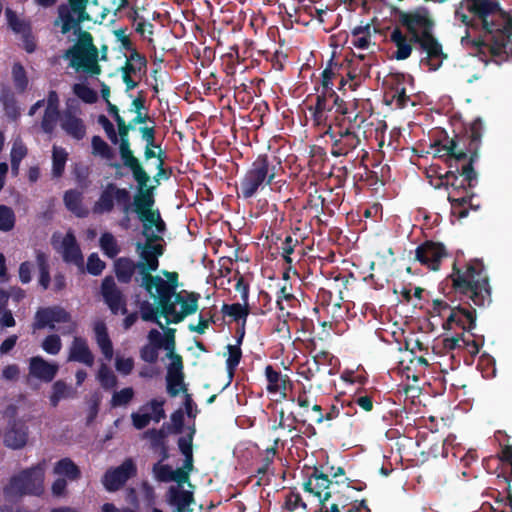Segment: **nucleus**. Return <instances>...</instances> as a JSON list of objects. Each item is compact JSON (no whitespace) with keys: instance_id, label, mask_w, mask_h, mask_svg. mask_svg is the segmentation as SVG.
<instances>
[{"instance_id":"1","label":"nucleus","mask_w":512,"mask_h":512,"mask_svg":"<svg viewBox=\"0 0 512 512\" xmlns=\"http://www.w3.org/2000/svg\"><path fill=\"white\" fill-rule=\"evenodd\" d=\"M455 17L472 29L485 33L483 41L470 40L469 35L461 38V44L470 48V54L484 53L485 49L494 55L512 53V18L491 0H463Z\"/></svg>"},{"instance_id":"2","label":"nucleus","mask_w":512,"mask_h":512,"mask_svg":"<svg viewBox=\"0 0 512 512\" xmlns=\"http://www.w3.org/2000/svg\"><path fill=\"white\" fill-rule=\"evenodd\" d=\"M135 211L139 220L142 222L143 241L136 243L137 262L129 258H119L115 262V273L119 281L128 283L135 274V280L139 284V266L144 259L153 257L154 250L158 248L162 237L164 236L166 225L162 220L160 213L152 209V200L146 193L136 199Z\"/></svg>"},{"instance_id":"3","label":"nucleus","mask_w":512,"mask_h":512,"mask_svg":"<svg viewBox=\"0 0 512 512\" xmlns=\"http://www.w3.org/2000/svg\"><path fill=\"white\" fill-rule=\"evenodd\" d=\"M164 246L165 242L162 237L158 248L154 250L153 257L145 258L139 266V286L157 303L144 302L140 307L141 317L145 321L157 323L162 329L164 326L159 320L160 310L172 299L180 285L177 272L161 270L156 275H152V272L157 271L159 267V257L164 253Z\"/></svg>"},{"instance_id":"4","label":"nucleus","mask_w":512,"mask_h":512,"mask_svg":"<svg viewBox=\"0 0 512 512\" xmlns=\"http://www.w3.org/2000/svg\"><path fill=\"white\" fill-rule=\"evenodd\" d=\"M179 449L184 456L182 467L173 469L170 465L157 463L153 467V473L161 482H174L168 490L167 499L171 505H190L193 501L192 485L189 481L190 472L193 470L192 434L182 437L178 442Z\"/></svg>"},{"instance_id":"5","label":"nucleus","mask_w":512,"mask_h":512,"mask_svg":"<svg viewBox=\"0 0 512 512\" xmlns=\"http://www.w3.org/2000/svg\"><path fill=\"white\" fill-rule=\"evenodd\" d=\"M399 20L411 34L412 40L419 43L425 52L426 56L421 60L422 64L427 65L431 71L439 69L446 55L442 51V46L431 35L433 22L428 11L419 8L411 12H403Z\"/></svg>"},{"instance_id":"6","label":"nucleus","mask_w":512,"mask_h":512,"mask_svg":"<svg viewBox=\"0 0 512 512\" xmlns=\"http://www.w3.org/2000/svg\"><path fill=\"white\" fill-rule=\"evenodd\" d=\"M452 280L454 286L461 292L468 294L475 305L482 306L489 301L488 276L480 261L470 262L464 270L455 269Z\"/></svg>"},{"instance_id":"7","label":"nucleus","mask_w":512,"mask_h":512,"mask_svg":"<svg viewBox=\"0 0 512 512\" xmlns=\"http://www.w3.org/2000/svg\"><path fill=\"white\" fill-rule=\"evenodd\" d=\"M64 57L70 60V66L78 72L91 76L101 73L98 50L90 34H84L76 45L66 51Z\"/></svg>"},{"instance_id":"8","label":"nucleus","mask_w":512,"mask_h":512,"mask_svg":"<svg viewBox=\"0 0 512 512\" xmlns=\"http://www.w3.org/2000/svg\"><path fill=\"white\" fill-rule=\"evenodd\" d=\"M46 469L47 464L45 461H42L32 468L22 471L11 479L6 487V494L8 496L41 494L44 489Z\"/></svg>"},{"instance_id":"9","label":"nucleus","mask_w":512,"mask_h":512,"mask_svg":"<svg viewBox=\"0 0 512 512\" xmlns=\"http://www.w3.org/2000/svg\"><path fill=\"white\" fill-rule=\"evenodd\" d=\"M199 299L200 295L197 293L186 290L176 291L172 299L160 310V316L165 317L167 324L179 323L198 310Z\"/></svg>"},{"instance_id":"10","label":"nucleus","mask_w":512,"mask_h":512,"mask_svg":"<svg viewBox=\"0 0 512 512\" xmlns=\"http://www.w3.org/2000/svg\"><path fill=\"white\" fill-rule=\"evenodd\" d=\"M275 178L274 167H270L265 157H259L243 177L240 190L244 198H250L256 192L271 183Z\"/></svg>"},{"instance_id":"11","label":"nucleus","mask_w":512,"mask_h":512,"mask_svg":"<svg viewBox=\"0 0 512 512\" xmlns=\"http://www.w3.org/2000/svg\"><path fill=\"white\" fill-rule=\"evenodd\" d=\"M49 327L58 329L62 334L73 333L76 329V323L71 315L61 307L44 308L37 311L35 316V329Z\"/></svg>"},{"instance_id":"12","label":"nucleus","mask_w":512,"mask_h":512,"mask_svg":"<svg viewBox=\"0 0 512 512\" xmlns=\"http://www.w3.org/2000/svg\"><path fill=\"white\" fill-rule=\"evenodd\" d=\"M87 4L88 0H68V5L59 7V16L55 24L61 27L62 33L69 32L86 20L98 21L97 17L86 12Z\"/></svg>"},{"instance_id":"13","label":"nucleus","mask_w":512,"mask_h":512,"mask_svg":"<svg viewBox=\"0 0 512 512\" xmlns=\"http://www.w3.org/2000/svg\"><path fill=\"white\" fill-rule=\"evenodd\" d=\"M164 350L167 352V357L170 359L166 375L167 391L171 396H176L180 392L185 391V385L182 359L174 352L175 341L172 335L166 339Z\"/></svg>"},{"instance_id":"14","label":"nucleus","mask_w":512,"mask_h":512,"mask_svg":"<svg viewBox=\"0 0 512 512\" xmlns=\"http://www.w3.org/2000/svg\"><path fill=\"white\" fill-rule=\"evenodd\" d=\"M119 153L123 164L128 167L134 179L137 181L139 185V192L134 197V204L136 203V199L144 194H148L152 200V206L154 205V198L152 194V190L147 188V183L149 182V176L142 168L139 160L133 155L132 150L130 149L129 140H124V143L119 144Z\"/></svg>"},{"instance_id":"15","label":"nucleus","mask_w":512,"mask_h":512,"mask_svg":"<svg viewBox=\"0 0 512 512\" xmlns=\"http://www.w3.org/2000/svg\"><path fill=\"white\" fill-rule=\"evenodd\" d=\"M117 203L123 207V212L128 214L130 211L134 210V203L130 204V194L129 191L124 188H118L115 185H108L100 198L94 205V211L96 213H106L110 212L114 204Z\"/></svg>"},{"instance_id":"16","label":"nucleus","mask_w":512,"mask_h":512,"mask_svg":"<svg viewBox=\"0 0 512 512\" xmlns=\"http://www.w3.org/2000/svg\"><path fill=\"white\" fill-rule=\"evenodd\" d=\"M146 59L137 52H132L125 65L120 69L122 81L127 90L134 89L146 73Z\"/></svg>"},{"instance_id":"17","label":"nucleus","mask_w":512,"mask_h":512,"mask_svg":"<svg viewBox=\"0 0 512 512\" xmlns=\"http://www.w3.org/2000/svg\"><path fill=\"white\" fill-rule=\"evenodd\" d=\"M135 474V463L132 459H126L120 466L107 470L102 478V483L106 490L117 491Z\"/></svg>"},{"instance_id":"18","label":"nucleus","mask_w":512,"mask_h":512,"mask_svg":"<svg viewBox=\"0 0 512 512\" xmlns=\"http://www.w3.org/2000/svg\"><path fill=\"white\" fill-rule=\"evenodd\" d=\"M54 244L59 249L63 259L68 263L83 267V256L76 242L75 236L71 232H67L64 236L55 235Z\"/></svg>"},{"instance_id":"19","label":"nucleus","mask_w":512,"mask_h":512,"mask_svg":"<svg viewBox=\"0 0 512 512\" xmlns=\"http://www.w3.org/2000/svg\"><path fill=\"white\" fill-rule=\"evenodd\" d=\"M446 249L441 243L426 242L416 249V259L431 270H438Z\"/></svg>"},{"instance_id":"20","label":"nucleus","mask_w":512,"mask_h":512,"mask_svg":"<svg viewBox=\"0 0 512 512\" xmlns=\"http://www.w3.org/2000/svg\"><path fill=\"white\" fill-rule=\"evenodd\" d=\"M61 129L70 137L81 140L86 134V127L80 118L78 111L68 106L59 116Z\"/></svg>"},{"instance_id":"21","label":"nucleus","mask_w":512,"mask_h":512,"mask_svg":"<svg viewBox=\"0 0 512 512\" xmlns=\"http://www.w3.org/2000/svg\"><path fill=\"white\" fill-rule=\"evenodd\" d=\"M29 376L42 382H51L56 376L59 366L55 362H49L41 356L31 357L29 360Z\"/></svg>"},{"instance_id":"22","label":"nucleus","mask_w":512,"mask_h":512,"mask_svg":"<svg viewBox=\"0 0 512 512\" xmlns=\"http://www.w3.org/2000/svg\"><path fill=\"white\" fill-rule=\"evenodd\" d=\"M444 330H453L459 327L463 330H472L475 327V317L472 312L459 307H453L442 324Z\"/></svg>"},{"instance_id":"23","label":"nucleus","mask_w":512,"mask_h":512,"mask_svg":"<svg viewBox=\"0 0 512 512\" xmlns=\"http://www.w3.org/2000/svg\"><path fill=\"white\" fill-rule=\"evenodd\" d=\"M68 361L79 362L86 366H92L94 363V355L91 352L88 343L81 337H74L68 349Z\"/></svg>"},{"instance_id":"24","label":"nucleus","mask_w":512,"mask_h":512,"mask_svg":"<svg viewBox=\"0 0 512 512\" xmlns=\"http://www.w3.org/2000/svg\"><path fill=\"white\" fill-rule=\"evenodd\" d=\"M329 485L330 480L328 477L322 473H318L316 470L305 483L304 487L306 491L313 493L319 498L320 502L324 503L331 496V493L328 490Z\"/></svg>"},{"instance_id":"25","label":"nucleus","mask_w":512,"mask_h":512,"mask_svg":"<svg viewBox=\"0 0 512 512\" xmlns=\"http://www.w3.org/2000/svg\"><path fill=\"white\" fill-rule=\"evenodd\" d=\"M103 297L113 313L124 312L121 293L111 277H106L102 283Z\"/></svg>"},{"instance_id":"26","label":"nucleus","mask_w":512,"mask_h":512,"mask_svg":"<svg viewBox=\"0 0 512 512\" xmlns=\"http://www.w3.org/2000/svg\"><path fill=\"white\" fill-rule=\"evenodd\" d=\"M28 430L25 425L14 424L4 435V443L13 449H20L27 443Z\"/></svg>"},{"instance_id":"27","label":"nucleus","mask_w":512,"mask_h":512,"mask_svg":"<svg viewBox=\"0 0 512 512\" xmlns=\"http://www.w3.org/2000/svg\"><path fill=\"white\" fill-rule=\"evenodd\" d=\"M94 333L96 343L107 360H111L113 357V346L108 336L105 324L102 321L94 323Z\"/></svg>"},{"instance_id":"28","label":"nucleus","mask_w":512,"mask_h":512,"mask_svg":"<svg viewBox=\"0 0 512 512\" xmlns=\"http://www.w3.org/2000/svg\"><path fill=\"white\" fill-rule=\"evenodd\" d=\"M391 40L396 46V51L393 53L394 58L405 60L411 55L412 40L408 39L399 29H395L391 33Z\"/></svg>"},{"instance_id":"29","label":"nucleus","mask_w":512,"mask_h":512,"mask_svg":"<svg viewBox=\"0 0 512 512\" xmlns=\"http://www.w3.org/2000/svg\"><path fill=\"white\" fill-rule=\"evenodd\" d=\"M350 42L358 49H369L372 43V28L370 25L355 27L352 30Z\"/></svg>"},{"instance_id":"30","label":"nucleus","mask_w":512,"mask_h":512,"mask_svg":"<svg viewBox=\"0 0 512 512\" xmlns=\"http://www.w3.org/2000/svg\"><path fill=\"white\" fill-rule=\"evenodd\" d=\"M266 378L268 380V390L272 393H283L286 389V379L280 373L273 370L271 366L265 369Z\"/></svg>"},{"instance_id":"31","label":"nucleus","mask_w":512,"mask_h":512,"mask_svg":"<svg viewBox=\"0 0 512 512\" xmlns=\"http://www.w3.org/2000/svg\"><path fill=\"white\" fill-rule=\"evenodd\" d=\"M54 473L58 476L66 477L69 480H75L79 477V469L70 459L58 461L54 467Z\"/></svg>"},{"instance_id":"32","label":"nucleus","mask_w":512,"mask_h":512,"mask_svg":"<svg viewBox=\"0 0 512 512\" xmlns=\"http://www.w3.org/2000/svg\"><path fill=\"white\" fill-rule=\"evenodd\" d=\"M74 392L70 386L63 381H56L52 386L50 404L56 407L62 399L73 397Z\"/></svg>"},{"instance_id":"33","label":"nucleus","mask_w":512,"mask_h":512,"mask_svg":"<svg viewBox=\"0 0 512 512\" xmlns=\"http://www.w3.org/2000/svg\"><path fill=\"white\" fill-rule=\"evenodd\" d=\"M67 159V151L62 147L54 145L52 150V173L55 177L62 175Z\"/></svg>"},{"instance_id":"34","label":"nucleus","mask_w":512,"mask_h":512,"mask_svg":"<svg viewBox=\"0 0 512 512\" xmlns=\"http://www.w3.org/2000/svg\"><path fill=\"white\" fill-rule=\"evenodd\" d=\"M99 244L103 253L109 258H114L120 252L118 241L111 233H103L100 237Z\"/></svg>"},{"instance_id":"35","label":"nucleus","mask_w":512,"mask_h":512,"mask_svg":"<svg viewBox=\"0 0 512 512\" xmlns=\"http://www.w3.org/2000/svg\"><path fill=\"white\" fill-rule=\"evenodd\" d=\"M96 379L104 389H112L117 384V377L106 363H101L99 366Z\"/></svg>"},{"instance_id":"36","label":"nucleus","mask_w":512,"mask_h":512,"mask_svg":"<svg viewBox=\"0 0 512 512\" xmlns=\"http://www.w3.org/2000/svg\"><path fill=\"white\" fill-rule=\"evenodd\" d=\"M64 202L66 207L77 216H84L86 214V210L81 204V194L79 192L74 190L66 192Z\"/></svg>"},{"instance_id":"37","label":"nucleus","mask_w":512,"mask_h":512,"mask_svg":"<svg viewBox=\"0 0 512 512\" xmlns=\"http://www.w3.org/2000/svg\"><path fill=\"white\" fill-rule=\"evenodd\" d=\"M27 154V148L23 144V142L19 139H16L13 143L11 149V167L12 173L17 175L19 171L20 162Z\"/></svg>"},{"instance_id":"38","label":"nucleus","mask_w":512,"mask_h":512,"mask_svg":"<svg viewBox=\"0 0 512 512\" xmlns=\"http://www.w3.org/2000/svg\"><path fill=\"white\" fill-rule=\"evenodd\" d=\"M45 106V109H50L54 111H58L59 106V97L55 91H50L48 93L46 100L37 101L29 110V115H34L38 109Z\"/></svg>"},{"instance_id":"39","label":"nucleus","mask_w":512,"mask_h":512,"mask_svg":"<svg viewBox=\"0 0 512 512\" xmlns=\"http://www.w3.org/2000/svg\"><path fill=\"white\" fill-rule=\"evenodd\" d=\"M114 365L118 373L129 375L134 368V359L131 356L117 352Z\"/></svg>"},{"instance_id":"40","label":"nucleus","mask_w":512,"mask_h":512,"mask_svg":"<svg viewBox=\"0 0 512 512\" xmlns=\"http://www.w3.org/2000/svg\"><path fill=\"white\" fill-rule=\"evenodd\" d=\"M92 151L93 154L98 155L106 160H111L114 155L109 145L99 136H94L92 138Z\"/></svg>"},{"instance_id":"41","label":"nucleus","mask_w":512,"mask_h":512,"mask_svg":"<svg viewBox=\"0 0 512 512\" xmlns=\"http://www.w3.org/2000/svg\"><path fill=\"white\" fill-rule=\"evenodd\" d=\"M15 225V214L13 210L5 205H0V230L10 231Z\"/></svg>"},{"instance_id":"42","label":"nucleus","mask_w":512,"mask_h":512,"mask_svg":"<svg viewBox=\"0 0 512 512\" xmlns=\"http://www.w3.org/2000/svg\"><path fill=\"white\" fill-rule=\"evenodd\" d=\"M149 409L151 410L152 408L150 406H141L136 412L131 414L132 423L136 429H143L153 421V419L146 414V411Z\"/></svg>"},{"instance_id":"43","label":"nucleus","mask_w":512,"mask_h":512,"mask_svg":"<svg viewBox=\"0 0 512 512\" xmlns=\"http://www.w3.org/2000/svg\"><path fill=\"white\" fill-rule=\"evenodd\" d=\"M41 347L47 354L57 355L62 348L61 338L56 334H51L42 341Z\"/></svg>"},{"instance_id":"44","label":"nucleus","mask_w":512,"mask_h":512,"mask_svg":"<svg viewBox=\"0 0 512 512\" xmlns=\"http://www.w3.org/2000/svg\"><path fill=\"white\" fill-rule=\"evenodd\" d=\"M73 92L77 97L86 103H94L97 100V93L83 83H77L73 86Z\"/></svg>"},{"instance_id":"45","label":"nucleus","mask_w":512,"mask_h":512,"mask_svg":"<svg viewBox=\"0 0 512 512\" xmlns=\"http://www.w3.org/2000/svg\"><path fill=\"white\" fill-rule=\"evenodd\" d=\"M163 405H164L163 400L153 399V400L147 402L146 404H144L143 406H150L152 409L147 410L146 414H148V416L150 418H152L154 422H159L160 420H162L165 417Z\"/></svg>"},{"instance_id":"46","label":"nucleus","mask_w":512,"mask_h":512,"mask_svg":"<svg viewBox=\"0 0 512 512\" xmlns=\"http://www.w3.org/2000/svg\"><path fill=\"white\" fill-rule=\"evenodd\" d=\"M174 333V329H168L165 333V336H163L158 330L153 329L148 334V344L153 345L158 349H164V343L170 335H172L175 339Z\"/></svg>"},{"instance_id":"47","label":"nucleus","mask_w":512,"mask_h":512,"mask_svg":"<svg viewBox=\"0 0 512 512\" xmlns=\"http://www.w3.org/2000/svg\"><path fill=\"white\" fill-rule=\"evenodd\" d=\"M449 200L451 202V213L453 216L458 219H462L467 216L468 209L466 208L467 200L466 198H452L449 196Z\"/></svg>"},{"instance_id":"48","label":"nucleus","mask_w":512,"mask_h":512,"mask_svg":"<svg viewBox=\"0 0 512 512\" xmlns=\"http://www.w3.org/2000/svg\"><path fill=\"white\" fill-rule=\"evenodd\" d=\"M59 111L45 109L41 127L44 132L51 133L54 130L56 120L59 119Z\"/></svg>"},{"instance_id":"49","label":"nucleus","mask_w":512,"mask_h":512,"mask_svg":"<svg viewBox=\"0 0 512 512\" xmlns=\"http://www.w3.org/2000/svg\"><path fill=\"white\" fill-rule=\"evenodd\" d=\"M134 391L132 388H124L118 392H115L112 396V406L126 405L133 398Z\"/></svg>"},{"instance_id":"50","label":"nucleus","mask_w":512,"mask_h":512,"mask_svg":"<svg viewBox=\"0 0 512 512\" xmlns=\"http://www.w3.org/2000/svg\"><path fill=\"white\" fill-rule=\"evenodd\" d=\"M5 16L11 29L17 33H24L26 31V23L19 19L17 15L10 9H6Z\"/></svg>"},{"instance_id":"51","label":"nucleus","mask_w":512,"mask_h":512,"mask_svg":"<svg viewBox=\"0 0 512 512\" xmlns=\"http://www.w3.org/2000/svg\"><path fill=\"white\" fill-rule=\"evenodd\" d=\"M223 312L224 314L233 317L235 320H239L247 316V309L239 303L224 305Z\"/></svg>"},{"instance_id":"52","label":"nucleus","mask_w":512,"mask_h":512,"mask_svg":"<svg viewBox=\"0 0 512 512\" xmlns=\"http://www.w3.org/2000/svg\"><path fill=\"white\" fill-rule=\"evenodd\" d=\"M228 358L226 360L227 368L230 373L239 364L241 358V350L236 345H228Z\"/></svg>"},{"instance_id":"53","label":"nucleus","mask_w":512,"mask_h":512,"mask_svg":"<svg viewBox=\"0 0 512 512\" xmlns=\"http://www.w3.org/2000/svg\"><path fill=\"white\" fill-rule=\"evenodd\" d=\"M105 267V263L95 253L91 254L87 261V271L92 275H99Z\"/></svg>"},{"instance_id":"54","label":"nucleus","mask_w":512,"mask_h":512,"mask_svg":"<svg viewBox=\"0 0 512 512\" xmlns=\"http://www.w3.org/2000/svg\"><path fill=\"white\" fill-rule=\"evenodd\" d=\"M37 260H38L39 267H40V279H39V282H40V285L44 289H46L48 287V284H49V281H50L49 272H48V269H47V266H46V258H45V256L43 254H38Z\"/></svg>"},{"instance_id":"55","label":"nucleus","mask_w":512,"mask_h":512,"mask_svg":"<svg viewBox=\"0 0 512 512\" xmlns=\"http://www.w3.org/2000/svg\"><path fill=\"white\" fill-rule=\"evenodd\" d=\"M158 348L153 345L147 344L141 349V359L148 363L156 362L158 358Z\"/></svg>"},{"instance_id":"56","label":"nucleus","mask_w":512,"mask_h":512,"mask_svg":"<svg viewBox=\"0 0 512 512\" xmlns=\"http://www.w3.org/2000/svg\"><path fill=\"white\" fill-rule=\"evenodd\" d=\"M12 73H13V77H14L16 85L20 89H24L27 85V78L25 76L24 68L20 64H15L13 66Z\"/></svg>"},{"instance_id":"57","label":"nucleus","mask_w":512,"mask_h":512,"mask_svg":"<svg viewBox=\"0 0 512 512\" xmlns=\"http://www.w3.org/2000/svg\"><path fill=\"white\" fill-rule=\"evenodd\" d=\"M115 117V120L118 124V130H119V138L120 143H124V140L128 139V133H129V127L125 124V121L120 117V115L117 112L112 113Z\"/></svg>"},{"instance_id":"58","label":"nucleus","mask_w":512,"mask_h":512,"mask_svg":"<svg viewBox=\"0 0 512 512\" xmlns=\"http://www.w3.org/2000/svg\"><path fill=\"white\" fill-rule=\"evenodd\" d=\"M285 505L289 510H295L298 507L305 508V504L298 494L290 493L285 501Z\"/></svg>"},{"instance_id":"59","label":"nucleus","mask_w":512,"mask_h":512,"mask_svg":"<svg viewBox=\"0 0 512 512\" xmlns=\"http://www.w3.org/2000/svg\"><path fill=\"white\" fill-rule=\"evenodd\" d=\"M450 310H453V307H450L447 303L442 300H435L433 302V311L437 313L440 317L448 316Z\"/></svg>"},{"instance_id":"60","label":"nucleus","mask_w":512,"mask_h":512,"mask_svg":"<svg viewBox=\"0 0 512 512\" xmlns=\"http://www.w3.org/2000/svg\"><path fill=\"white\" fill-rule=\"evenodd\" d=\"M144 436L151 440L154 447L163 446V432L158 430H149L145 432Z\"/></svg>"},{"instance_id":"61","label":"nucleus","mask_w":512,"mask_h":512,"mask_svg":"<svg viewBox=\"0 0 512 512\" xmlns=\"http://www.w3.org/2000/svg\"><path fill=\"white\" fill-rule=\"evenodd\" d=\"M20 373L19 367L16 364L7 365L2 370V377L6 380H15Z\"/></svg>"},{"instance_id":"62","label":"nucleus","mask_w":512,"mask_h":512,"mask_svg":"<svg viewBox=\"0 0 512 512\" xmlns=\"http://www.w3.org/2000/svg\"><path fill=\"white\" fill-rule=\"evenodd\" d=\"M32 265L28 262H23L19 267V278L23 283H28L31 280Z\"/></svg>"},{"instance_id":"63","label":"nucleus","mask_w":512,"mask_h":512,"mask_svg":"<svg viewBox=\"0 0 512 512\" xmlns=\"http://www.w3.org/2000/svg\"><path fill=\"white\" fill-rule=\"evenodd\" d=\"M67 481L63 478H58L52 485V493L54 496H62L66 490Z\"/></svg>"},{"instance_id":"64","label":"nucleus","mask_w":512,"mask_h":512,"mask_svg":"<svg viewBox=\"0 0 512 512\" xmlns=\"http://www.w3.org/2000/svg\"><path fill=\"white\" fill-rule=\"evenodd\" d=\"M17 342V336L16 335H12L10 337H8L7 339H5L2 344L0 345V354H6L8 353L10 350L13 349V347L15 346Z\"/></svg>"}]
</instances>
